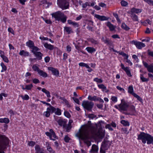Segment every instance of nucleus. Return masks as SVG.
I'll use <instances>...</instances> for the list:
<instances>
[{"mask_svg":"<svg viewBox=\"0 0 153 153\" xmlns=\"http://www.w3.org/2000/svg\"><path fill=\"white\" fill-rule=\"evenodd\" d=\"M70 138L67 135H65L64 138V140L65 141L66 143L68 142H69V140H70Z\"/></svg>","mask_w":153,"mask_h":153,"instance_id":"55","label":"nucleus"},{"mask_svg":"<svg viewBox=\"0 0 153 153\" xmlns=\"http://www.w3.org/2000/svg\"><path fill=\"white\" fill-rule=\"evenodd\" d=\"M106 128H107L109 129V130L113 131V129L111 127V125L110 124H107L105 126Z\"/></svg>","mask_w":153,"mask_h":153,"instance_id":"58","label":"nucleus"},{"mask_svg":"<svg viewBox=\"0 0 153 153\" xmlns=\"http://www.w3.org/2000/svg\"><path fill=\"white\" fill-rule=\"evenodd\" d=\"M85 50L89 53H92L96 51V49L93 47H87Z\"/></svg>","mask_w":153,"mask_h":153,"instance_id":"26","label":"nucleus"},{"mask_svg":"<svg viewBox=\"0 0 153 153\" xmlns=\"http://www.w3.org/2000/svg\"><path fill=\"white\" fill-rule=\"evenodd\" d=\"M44 46L45 47L50 50H53L54 48L53 46L50 44H48L47 43H45L44 44Z\"/></svg>","mask_w":153,"mask_h":153,"instance_id":"24","label":"nucleus"},{"mask_svg":"<svg viewBox=\"0 0 153 153\" xmlns=\"http://www.w3.org/2000/svg\"><path fill=\"white\" fill-rule=\"evenodd\" d=\"M56 111V108L53 106H51L47 108V111L44 112L43 115L46 117H48L50 115V113H53Z\"/></svg>","mask_w":153,"mask_h":153,"instance_id":"11","label":"nucleus"},{"mask_svg":"<svg viewBox=\"0 0 153 153\" xmlns=\"http://www.w3.org/2000/svg\"><path fill=\"white\" fill-rule=\"evenodd\" d=\"M57 122L59 126L65 127L67 122L62 119H60L57 121Z\"/></svg>","mask_w":153,"mask_h":153,"instance_id":"22","label":"nucleus"},{"mask_svg":"<svg viewBox=\"0 0 153 153\" xmlns=\"http://www.w3.org/2000/svg\"><path fill=\"white\" fill-rule=\"evenodd\" d=\"M35 150L36 153H40L44 150L42 148H41L38 145H36L35 146Z\"/></svg>","mask_w":153,"mask_h":153,"instance_id":"23","label":"nucleus"},{"mask_svg":"<svg viewBox=\"0 0 153 153\" xmlns=\"http://www.w3.org/2000/svg\"><path fill=\"white\" fill-rule=\"evenodd\" d=\"M140 78L142 82H147L149 80V78H146L144 77L143 75L142 74H140Z\"/></svg>","mask_w":153,"mask_h":153,"instance_id":"33","label":"nucleus"},{"mask_svg":"<svg viewBox=\"0 0 153 153\" xmlns=\"http://www.w3.org/2000/svg\"><path fill=\"white\" fill-rule=\"evenodd\" d=\"M49 131L50 132H46L45 134L47 136L49 137V138L50 140L54 141L56 140V139H58L57 136L56 135L55 132L52 129H50L49 130Z\"/></svg>","mask_w":153,"mask_h":153,"instance_id":"8","label":"nucleus"},{"mask_svg":"<svg viewBox=\"0 0 153 153\" xmlns=\"http://www.w3.org/2000/svg\"><path fill=\"white\" fill-rule=\"evenodd\" d=\"M88 98L90 100L96 101H97V96H95L92 97L91 95H89Z\"/></svg>","mask_w":153,"mask_h":153,"instance_id":"38","label":"nucleus"},{"mask_svg":"<svg viewBox=\"0 0 153 153\" xmlns=\"http://www.w3.org/2000/svg\"><path fill=\"white\" fill-rule=\"evenodd\" d=\"M94 17L98 19L99 20L101 21L107 20L108 19V18L105 16H100L98 14H95Z\"/></svg>","mask_w":153,"mask_h":153,"instance_id":"18","label":"nucleus"},{"mask_svg":"<svg viewBox=\"0 0 153 153\" xmlns=\"http://www.w3.org/2000/svg\"><path fill=\"white\" fill-rule=\"evenodd\" d=\"M138 140H141L142 143L144 144L147 141V144L152 143L153 145V137L147 133L141 132L138 136Z\"/></svg>","mask_w":153,"mask_h":153,"instance_id":"2","label":"nucleus"},{"mask_svg":"<svg viewBox=\"0 0 153 153\" xmlns=\"http://www.w3.org/2000/svg\"><path fill=\"white\" fill-rule=\"evenodd\" d=\"M111 100L114 102H116L117 101V97L115 96H112L111 98Z\"/></svg>","mask_w":153,"mask_h":153,"instance_id":"62","label":"nucleus"},{"mask_svg":"<svg viewBox=\"0 0 153 153\" xmlns=\"http://www.w3.org/2000/svg\"><path fill=\"white\" fill-rule=\"evenodd\" d=\"M64 114L65 116L68 118H69L71 117V114L67 111H65L64 112Z\"/></svg>","mask_w":153,"mask_h":153,"instance_id":"53","label":"nucleus"},{"mask_svg":"<svg viewBox=\"0 0 153 153\" xmlns=\"http://www.w3.org/2000/svg\"><path fill=\"white\" fill-rule=\"evenodd\" d=\"M128 93L134 95V94H135L134 92V90L132 86L130 85L129 86L128 89Z\"/></svg>","mask_w":153,"mask_h":153,"instance_id":"34","label":"nucleus"},{"mask_svg":"<svg viewBox=\"0 0 153 153\" xmlns=\"http://www.w3.org/2000/svg\"><path fill=\"white\" fill-rule=\"evenodd\" d=\"M131 17L134 21H138V17L134 13H131Z\"/></svg>","mask_w":153,"mask_h":153,"instance_id":"32","label":"nucleus"},{"mask_svg":"<svg viewBox=\"0 0 153 153\" xmlns=\"http://www.w3.org/2000/svg\"><path fill=\"white\" fill-rule=\"evenodd\" d=\"M121 131L122 133L128 134L129 133V131L126 128H122L121 129Z\"/></svg>","mask_w":153,"mask_h":153,"instance_id":"46","label":"nucleus"},{"mask_svg":"<svg viewBox=\"0 0 153 153\" xmlns=\"http://www.w3.org/2000/svg\"><path fill=\"white\" fill-rule=\"evenodd\" d=\"M32 68L34 71H37L38 72L40 70L38 67L36 65H33L32 67Z\"/></svg>","mask_w":153,"mask_h":153,"instance_id":"44","label":"nucleus"},{"mask_svg":"<svg viewBox=\"0 0 153 153\" xmlns=\"http://www.w3.org/2000/svg\"><path fill=\"white\" fill-rule=\"evenodd\" d=\"M20 55L23 56H27L29 55V53L27 51H25L24 50L21 51L19 53Z\"/></svg>","mask_w":153,"mask_h":153,"instance_id":"28","label":"nucleus"},{"mask_svg":"<svg viewBox=\"0 0 153 153\" xmlns=\"http://www.w3.org/2000/svg\"><path fill=\"white\" fill-rule=\"evenodd\" d=\"M131 13H137L138 14L142 12V10L140 9H137L134 7H133L131 9Z\"/></svg>","mask_w":153,"mask_h":153,"instance_id":"19","label":"nucleus"},{"mask_svg":"<svg viewBox=\"0 0 153 153\" xmlns=\"http://www.w3.org/2000/svg\"><path fill=\"white\" fill-rule=\"evenodd\" d=\"M91 128L90 126H86L84 127L81 131L79 130V132L77 137L79 139L83 140L84 143H86L88 146L91 145V142L89 140L91 138Z\"/></svg>","mask_w":153,"mask_h":153,"instance_id":"1","label":"nucleus"},{"mask_svg":"<svg viewBox=\"0 0 153 153\" xmlns=\"http://www.w3.org/2000/svg\"><path fill=\"white\" fill-rule=\"evenodd\" d=\"M71 128L72 126L71 125H68L66 128V131L67 132H69L70 131Z\"/></svg>","mask_w":153,"mask_h":153,"instance_id":"59","label":"nucleus"},{"mask_svg":"<svg viewBox=\"0 0 153 153\" xmlns=\"http://www.w3.org/2000/svg\"><path fill=\"white\" fill-rule=\"evenodd\" d=\"M98 87L100 88L104 89V90L106 89V87L102 84L98 85Z\"/></svg>","mask_w":153,"mask_h":153,"instance_id":"57","label":"nucleus"},{"mask_svg":"<svg viewBox=\"0 0 153 153\" xmlns=\"http://www.w3.org/2000/svg\"><path fill=\"white\" fill-rule=\"evenodd\" d=\"M134 97H136L137 100L141 102H142L143 100L139 95L135 94H134L133 95Z\"/></svg>","mask_w":153,"mask_h":153,"instance_id":"42","label":"nucleus"},{"mask_svg":"<svg viewBox=\"0 0 153 153\" xmlns=\"http://www.w3.org/2000/svg\"><path fill=\"white\" fill-rule=\"evenodd\" d=\"M20 97L24 100H28L29 99V97L27 94H25L24 96L21 95Z\"/></svg>","mask_w":153,"mask_h":153,"instance_id":"43","label":"nucleus"},{"mask_svg":"<svg viewBox=\"0 0 153 153\" xmlns=\"http://www.w3.org/2000/svg\"><path fill=\"white\" fill-rule=\"evenodd\" d=\"M98 150V147L95 144L92 145L91 149V152H93L94 153H97Z\"/></svg>","mask_w":153,"mask_h":153,"instance_id":"21","label":"nucleus"},{"mask_svg":"<svg viewBox=\"0 0 153 153\" xmlns=\"http://www.w3.org/2000/svg\"><path fill=\"white\" fill-rule=\"evenodd\" d=\"M67 18V17L64 14L63 16L61 18L60 21H61L62 22L64 23L66 22Z\"/></svg>","mask_w":153,"mask_h":153,"instance_id":"45","label":"nucleus"},{"mask_svg":"<svg viewBox=\"0 0 153 153\" xmlns=\"http://www.w3.org/2000/svg\"><path fill=\"white\" fill-rule=\"evenodd\" d=\"M26 45L29 48L31 49L32 50H33L35 47H37L34 46V42L30 40L26 42Z\"/></svg>","mask_w":153,"mask_h":153,"instance_id":"16","label":"nucleus"},{"mask_svg":"<svg viewBox=\"0 0 153 153\" xmlns=\"http://www.w3.org/2000/svg\"><path fill=\"white\" fill-rule=\"evenodd\" d=\"M130 110L131 112V115L133 114L136 112L135 108L133 105H131L130 106Z\"/></svg>","mask_w":153,"mask_h":153,"instance_id":"39","label":"nucleus"},{"mask_svg":"<svg viewBox=\"0 0 153 153\" xmlns=\"http://www.w3.org/2000/svg\"><path fill=\"white\" fill-rule=\"evenodd\" d=\"M68 22L69 24L72 25L75 27H78L79 26L78 23L72 21L71 20H68Z\"/></svg>","mask_w":153,"mask_h":153,"instance_id":"20","label":"nucleus"},{"mask_svg":"<svg viewBox=\"0 0 153 153\" xmlns=\"http://www.w3.org/2000/svg\"><path fill=\"white\" fill-rule=\"evenodd\" d=\"M121 27L126 31H128L130 29V28L124 23H122Z\"/></svg>","mask_w":153,"mask_h":153,"instance_id":"35","label":"nucleus"},{"mask_svg":"<svg viewBox=\"0 0 153 153\" xmlns=\"http://www.w3.org/2000/svg\"><path fill=\"white\" fill-rule=\"evenodd\" d=\"M143 63L148 72L153 73V63L149 65L147 63L144 61L143 62Z\"/></svg>","mask_w":153,"mask_h":153,"instance_id":"12","label":"nucleus"},{"mask_svg":"<svg viewBox=\"0 0 153 153\" xmlns=\"http://www.w3.org/2000/svg\"><path fill=\"white\" fill-rule=\"evenodd\" d=\"M38 74L41 76L44 77H46L48 76L47 74L45 72L40 70L38 72Z\"/></svg>","mask_w":153,"mask_h":153,"instance_id":"30","label":"nucleus"},{"mask_svg":"<svg viewBox=\"0 0 153 153\" xmlns=\"http://www.w3.org/2000/svg\"><path fill=\"white\" fill-rule=\"evenodd\" d=\"M72 99L76 103L79 105L80 104V103L78 99L74 97H73Z\"/></svg>","mask_w":153,"mask_h":153,"instance_id":"61","label":"nucleus"},{"mask_svg":"<svg viewBox=\"0 0 153 153\" xmlns=\"http://www.w3.org/2000/svg\"><path fill=\"white\" fill-rule=\"evenodd\" d=\"M120 123L124 126H129V123L128 121L122 120L121 121Z\"/></svg>","mask_w":153,"mask_h":153,"instance_id":"36","label":"nucleus"},{"mask_svg":"<svg viewBox=\"0 0 153 153\" xmlns=\"http://www.w3.org/2000/svg\"><path fill=\"white\" fill-rule=\"evenodd\" d=\"M28 144L29 146H33L35 144V143L33 141H30L28 143Z\"/></svg>","mask_w":153,"mask_h":153,"instance_id":"60","label":"nucleus"},{"mask_svg":"<svg viewBox=\"0 0 153 153\" xmlns=\"http://www.w3.org/2000/svg\"><path fill=\"white\" fill-rule=\"evenodd\" d=\"M105 24L108 27L110 30L111 31H114L116 27V26H114L109 22L106 23Z\"/></svg>","mask_w":153,"mask_h":153,"instance_id":"17","label":"nucleus"},{"mask_svg":"<svg viewBox=\"0 0 153 153\" xmlns=\"http://www.w3.org/2000/svg\"><path fill=\"white\" fill-rule=\"evenodd\" d=\"M89 41L94 45H96L98 43V42L92 39H90Z\"/></svg>","mask_w":153,"mask_h":153,"instance_id":"48","label":"nucleus"},{"mask_svg":"<svg viewBox=\"0 0 153 153\" xmlns=\"http://www.w3.org/2000/svg\"><path fill=\"white\" fill-rule=\"evenodd\" d=\"M88 117L90 119H93L96 117V116L93 114H90L88 115Z\"/></svg>","mask_w":153,"mask_h":153,"instance_id":"51","label":"nucleus"},{"mask_svg":"<svg viewBox=\"0 0 153 153\" xmlns=\"http://www.w3.org/2000/svg\"><path fill=\"white\" fill-rule=\"evenodd\" d=\"M48 70L51 71L53 74L55 76H58L59 74V71L56 68L50 67L48 68Z\"/></svg>","mask_w":153,"mask_h":153,"instance_id":"15","label":"nucleus"},{"mask_svg":"<svg viewBox=\"0 0 153 153\" xmlns=\"http://www.w3.org/2000/svg\"><path fill=\"white\" fill-rule=\"evenodd\" d=\"M1 57L2 58L4 61L7 63L8 62L9 60L8 58L6 56H4V54H3L2 55H1Z\"/></svg>","mask_w":153,"mask_h":153,"instance_id":"41","label":"nucleus"},{"mask_svg":"<svg viewBox=\"0 0 153 153\" xmlns=\"http://www.w3.org/2000/svg\"><path fill=\"white\" fill-rule=\"evenodd\" d=\"M132 42L136 45V47L139 49H141L143 48L145 46V44L142 42L133 41Z\"/></svg>","mask_w":153,"mask_h":153,"instance_id":"13","label":"nucleus"},{"mask_svg":"<svg viewBox=\"0 0 153 153\" xmlns=\"http://www.w3.org/2000/svg\"><path fill=\"white\" fill-rule=\"evenodd\" d=\"M10 140L4 135L0 134V153H5L4 150L9 145Z\"/></svg>","mask_w":153,"mask_h":153,"instance_id":"3","label":"nucleus"},{"mask_svg":"<svg viewBox=\"0 0 153 153\" xmlns=\"http://www.w3.org/2000/svg\"><path fill=\"white\" fill-rule=\"evenodd\" d=\"M1 67L2 68V69L1 71V72H3L7 70V68L3 63L1 62Z\"/></svg>","mask_w":153,"mask_h":153,"instance_id":"37","label":"nucleus"},{"mask_svg":"<svg viewBox=\"0 0 153 153\" xmlns=\"http://www.w3.org/2000/svg\"><path fill=\"white\" fill-rule=\"evenodd\" d=\"M120 66L121 67V68L126 72L128 76L130 77L132 76V75L131 74V71L129 69V67H125L124 66L123 64L122 63H121Z\"/></svg>","mask_w":153,"mask_h":153,"instance_id":"14","label":"nucleus"},{"mask_svg":"<svg viewBox=\"0 0 153 153\" xmlns=\"http://www.w3.org/2000/svg\"><path fill=\"white\" fill-rule=\"evenodd\" d=\"M57 4L62 10L66 9L68 7L69 3L67 0H57Z\"/></svg>","mask_w":153,"mask_h":153,"instance_id":"6","label":"nucleus"},{"mask_svg":"<svg viewBox=\"0 0 153 153\" xmlns=\"http://www.w3.org/2000/svg\"><path fill=\"white\" fill-rule=\"evenodd\" d=\"M10 122V120L7 118H0V123H4L6 124H8Z\"/></svg>","mask_w":153,"mask_h":153,"instance_id":"29","label":"nucleus"},{"mask_svg":"<svg viewBox=\"0 0 153 153\" xmlns=\"http://www.w3.org/2000/svg\"><path fill=\"white\" fill-rule=\"evenodd\" d=\"M79 65L80 66L84 67H86V68H89V66L86 63L84 62H80L79 64Z\"/></svg>","mask_w":153,"mask_h":153,"instance_id":"40","label":"nucleus"},{"mask_svg":"<svg viewBox=\"0 0 153 153\" xmlns=\"http://www.w3.org/2000/svg\"><path fill=\"white\" fill-rule=\"evenodd\" d=\"M83 108L89 111H91L94 105L93 102L88 101H83L82 103Z\"/></svg>","mask_w":153,"mask_h":153,"instance_id":"5","label":"nucleus"},{"mask_svg":"<svg viewBox=\"0 0 153 153\" xmlns=\"http://www.w3.org/2000/svg\"><path fill=\"white\" fill-rule=\"evenodd\" d=\"M116 88L118 90H119L120 91L123 93L125 92V90L123 88H122L119 86H117L116 87Z\"/></svg>","mask_w":153,"mask_h":153,"instance_id":"56","label":"nucleus"},{"mask_svg":"<svg viewBox=\"0 0 153 153\" xmlns=\"http://www.w3.org/2000/svg\"><path fill=\"white\" fill-rule=\"evenodd\" d=\"M54 112L55 113V114L58 115H60L61 114V110L59 108L56 109V111Z\"/></svg>","mask_w":153,"mask_h":153,"instance_id":"47","label":"nucleus"},{"mask_svg":"<svg viewBox=\"0 0 153 153\" xmlns=\"http://www.w3.org/2000/svg\"><path fill=\"white\" fill-rule=\"evenodd\" d=\"M52 17L55 19L56 20L60 21L61 18L64 16V13L60 11H58L52 14Z\"/></svg>","mask_w":153,"mask_h":153,"instance_id":"10","label":"nucleus"},{"mask_svg":"<svg viewBox=\"0 0 153 153\" xmlns=\"http://www.w3.org/2000/svg\"><path fill=\"white\" fill-rule=\"evenodd\" d=\"M40 49L38 47H35L33 50H31V51L34 55L37 57L38 60H41L42 59L43 54L39 51Z\"/></svg>","mask_w":153,"mask_h":153,"instance_id":"7","label":"nucleus"},{"mask_svg":"<svg viewBox=\"0 0 153 153\" xmlns=\"http://www.w3.org/2000/svg\"><path fill=\"white\" fill-rule=\"evenodd\" d=\"M148 55L150 56H151L153 57V52L150 51L149 50H148Z\"/></svg>","mask_w":153,"mask_h":153,"instance_id":"63","label":"nucleus"},{"mask_svg":"<svg viewBox=\"0 0 153 153\" xmlns=\"http://www.w3.org/2000/svg\"><path fill=\"white\" fill-rule=\"evenodd\" d=\"M33 87V85L31 84L29 85H26L25 89L27 90H30Z\"/></svg>","mask_w":153,"mask_h":153,"instance_id":"50","label":"nucleus"},{"mask_svg":"<svg viewBox=\"0 0 153 153\" xmlns=\"http://www.w3.org/2000/svg\"><path fill=\"white\" fill-rule=\"evenodd\" d=\"M111 145V142L108 140H104L102 142L100 148V153H105V151L108 149Z\"/></svg>","mask_w":153,"mask_h":153,"instance_id":"4","label":"nucleus"},{"mask_svg":"<svg viewBox=\"0 0 153 153\" xmlns=\"http://www.w3.org/2000/svg\"><path fill=\"white\" fill-rule=\"evenodd\" d=\"M121 5L123 6H126L128 4L127 2L124 0H123L121 2Z\"/></svg>","mask_w":153,"mask_h":153,"instance_id":"54","label":"nucleus"},{"mask_svg":"<svg viewBox=\"0 0 153 153\" xmlns=\"http://www.w3.org/2000/svg\"><path fill=\"white\" fill-rule=\"evenodd\" d=\"M42 91L46 94V96L50 98L51 97L50 94V92L45 88H42Z\"/></svg>","mask_w":153,"mask_h":153,"instance_id":"31","label":"nucleus"},{"mask_svg":"<svg viewBox=\"0 0 153 153\" xmlns=\"http://www.w3.org/2000/svg\"><path fill=\"white\" fill-rule=\"evenodd\" d=\"M94 81L98 83H101L103 82V80L102 79H98L97 78H94Z\"/></svg>","mask_w":153,"mask_h":153,"instance_id":"49","label":"nucleus"},{"mask_svg":"<svg viewBox=\"0 0 153 153\" xmlns=\"http://www.w3.org/2000/svg\"><path fill=\"white\" fill-rule=\"evenodd\" d=\"M8 31L12 33L13 34H14V32L13 29L11 27H9L8 29Z\"/></svg>","mask_w":153,"mask_h":153,"instance_id":"64","label":"nucleus"},{"mask_svg":"<svg viewBox=\"0 0 153 153\" xmlns=\"http://www.w3.org/2000/svg\"><path fill=\"white\" fill-rule=\"evenodd\" d=\"M64 30L68 34L73 33L72 29L70 27H64Z\"/></svg>","mask_w":153,"mask_h":153,"instance_id":"27","label":"nucleus"},{"mask_svg":"<svg viewBox=\"0 0 153 153\" xmlns=\"http://www.w3.org/2000/svg\"><path fill=\"white\" fill-rule=\"evenodd\" d=\"M46 145L47 149L50 153H55V151L51 147L49 143H48Z\"/></svg>","mask_w":153,"mask_h":153,"instance_id":"25","label":"nucleus"},{"mask_svg":"<svg viewBox=\"0 0 153 153\" xmlns=\"http://www.w3.org/2000/svg\"><path fill=\"white\" fill-rule=\"evenodd\" d=\"M145 2L149 4L152 5L153 6V1L151 0H143Z\"/></svg>","mask_w":153,"mask_h":153,"instance_id":"52","label":"nucleus"},{"mask_svg":"<svg viewBox=\"0 0 153 153\" xmlns=\"http://www.w3.org/2000/svg\"><path fill=\"white\" fill-rule=\"evenodd\" d=\"M121 103L118 105L119 110L126 111L129 107V105L123 99L121 100Z\"/></svg>","mask_w":153,"mask_h":153,"instance_id":"9","label":"nucleus"}]
</instances>
